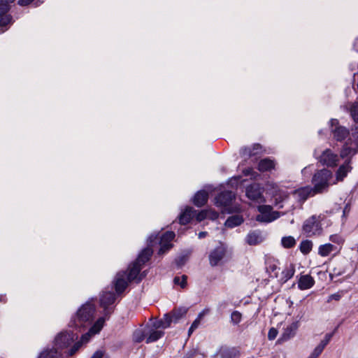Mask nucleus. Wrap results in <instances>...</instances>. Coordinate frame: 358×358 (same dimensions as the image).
<instances>
[{
    "mask_svg": "<svg viewBox=\"0 0 358 358\" xmlns=\"http://www.w3.org/2000/svg\"><path fill=\"white\" fill-rule=\"evenodd\" d=\"M299 327V321H294L291 324L288 325L284 330L281 335L280 339L282 341H287L294 337Z\"/></svg>",
    "mask_w": 358,
    "mask_h": 358,
    "instance_id": "22",
    "label": "nucleus"
},
{
    "mask_svg": "<svg viewBox=\"0 0 358 358\" xmlns=\"http://www.w3.org/2000/svg\"><path fill=\"white\" fill-rule=\"evenodd\" d=\"M240 153L242 156L248 158L257 155V152H253L250 147H243L241 149Z\"/></svg>",
    "mask_w": 358,
    "mask_h": 358,
    "instance_id": "44",
    "label": "nucleus"
},
{
    "mask_svg": "<svg viewBox=\"0 0 358 358\" xmlns=\"http://www.w3.org/2000/svg\"><path fill=\"white\" fill-rule=\"evenodd\" d=\"M352 169L351 166V159H347L345 162L341 164L336 172V178L337 181H343Z\"/></svg>",
    "mask_w": 358,
    "mask_h": 358,
    "instance_id": "16",
    "label": "nucleus"
},
{
    "mask_svg": "<svg viewBox=\"0 0 358 358\" xmlns=\"http://www.w3.org/2000/svg\"><path fill=\"white\" fill-rule=\"evenodd\" d=\"M312 189L309 187H305L300 189H296L294 193L298 194L300 199L302 200H306L309 196Z\"/></svg>",
    "mask_w": 358,
    "mask_h": 358,
    "instance_id": "37",
    "label": "nucleus"
},
{
    "mask_svg": "<svg viewBox=\"0 0 358 358\" xmlns=\"http://www.w3.org/2000/svg\"><path fill=\"white\" fill-rule=\"evenodd\" d=\"M302 231L307 237L320 235L322 233V227L316 215H312L306 220L302 226Z\"/></svg>",
    "mask_w": 358,
    "mask_h": 358,
    "instance_id": "7",
    "label": "nucleus"
},
{
    "mask_svg": "<svg viewBox=\"0 0 358 358\" xmlns=\"http://www.w3.org/2000/svg\"><path fill=\"white\" fill-rule=\"evenodd\" d=\"M235 199V194L231 190H224L220 192L215 197L216 205L217 206H228Z\"/></svg>",
    "mask_w": 358,
    "mask_h": 358,
    "instance_id": "13",
    "label": "nucleus"
},
{
    "mask_svg": "<svg viewBox=\"0 0 358 358\" xmlns=\"http://www.w3.org/2000/svg\"><path fill=\"white\" fill-rule=\"evenodd\" d=\"M15 0H0V27L4 32L8 29L7 26L13 22V17L7 14L10 9V3Z\"/></svg>",
    "mask_w": 358,
    "mask_h": 358,
    "instance_id": "8",
    "label": "nucleus"
},
{
    "mask_svg": "<svg viewBox=\"0 0 358 358\" xmlns=\"http://www.w3.org/2000/svg\"><path fill=\"white\" fill-rule=\"evenodd\" d=\"M110 317H107L104 315H103L102 317H100L90 328L88 331L81 336L80 340L78 341H76L74 345L69 350L67 355L69 356L73 355L83 345V343H87L90 338L96 334H99L101 330L103 329L105 321L106 320H108Z\"/></svg>",
    "mask_w": 358,
    "mask_h": 358,
    "instance_id": "3",
    "label": "nucleus"
},
{
    "mask_svg": "<svg viewBox=\"0 0 358 358\" xmlns=\"http://www.w3.org/2000/svg\"><path fill=\"white\" fill-rule=\"evenodd\" d=\"M263 188L259 183H252L246 187V196L252 201H257L263 197Z\"/></svg>",
    "mask_w": 358,
    "mask_h": 358,
    "instance_id": "14",
    "label": "nucleus"
},
{
    "mask_svg": "<svg viewBox=\"0 0 358 358\" xmlns=\"http://www.w3.org/2000/svg\"><path fill=\"white\" fill-rule=\"evenodd\" d=\"M116 295L115 292H113L109 287L102 291L99 296V305L103 308V315L110 317L113 314L115 307L110 306L115 303Z\"/></svg>",
    "mask_w": 358,
    "mask_h": 358,
    "instance_id": "4",
    "label": "nucleus"
},
{
    "mask_svg": "<svg viewBox=\"0 0 358 358\" xmlns=\"http://www.w3.org/2000/svg\"><path fill=\"white\" fill-rule=\"evenodd\" d=\"M207 235H208V232L207 231H201V232L199 233L198 237H199V238H203Z\"/></svg>",
    "mask_w": 358,
    "mask_h": 358,
    "instance_id": "64",
    "label": "nucleus"
},
{
    "mask_svg": "<svg viewBox=\"0 0 358 358\" xmlns=\"http://www.w3.org/2000/svg\"><path fill=\"white\" fill-rule=\"evenodd\" d=\"M329 240L331 242H333L334 243H337L338 245L342 244L343 243V239L342 238L341 236H340L338 234L331 235L329 237Z\"/></svg>",
    "mask_w": 358,
    "mask_h": 358,
    "instance_id": "49",
    "label": "nucleus"
},
{
    "mask_svg": "<svg viewBox=\"0 0 358 358\" xmlns=\"http://www.w3.org/2000/svg\"><path fill=\"white\" fill-rule=\"evenodd\" d=\"M329 342L327 341L325 338L322 339L320 343L318 344L319 346L321 347L323 350L325 348V347L328 345Z\"/></svg>",
    "mask_w": 358,
    "mask_h": 358,
    "instance_id": "60",
    "label": "nucleus"
},
{
    "mask_svg": "<svg viewBox=\"0 0 358 358\" xmlns=\"http://www.w3.org/2000/svg\"><path fill=\"white\" fill-rule=\"evenodd\" d=\"M152 254L153 250L150 247H146L141 251L134 262L143 266L150 259Z\"/></svg>",
    "mask_w": 358,
    "mask_h": 358,
    "instance_id": "23",
    "label": "nucleus"
},
{
    "mask_svg": "<svg viewBox=\"0 0 358 358\" xmlns=\"http://www.w3.org/2000/svg\"><path fill=\"white\" fill-rule=\"evenodd\" d=\"M148 271L147 270L141 271L139 273V277L138 278L137 284L140 283L148 275Z\"/></svg>",
    "mask_w": 358,
    "mask_h": 358,
    "instance_id": "56",
    "label": "nucleus"
},
{
    "mask_svg": "<svg viewBox=\"0 0 358 358\" xmlns=\"http://www.w3.org/2000/svg\"><path fill=\"white\" fill-rule=\"evenodd\" d=\"M78 338L77 332L73 331H64L57 335L55 338V346L59 350L69 348L71 344H74ZM76 342H75L76 343Z\"/></svg>",
    "mask_w": 358,
    "mask_h": 358,
    "instance_id": "5",
    "label": "nucleus"
},
{
    "mask_svg": "<svg viewBox=\"0 0 358 358\" xmlns=\"http://www.w3.org/2000/svg\"><path fill=\"white\" fill-rule=\"evenodd\" d=\"M171 326V320L169 315H164V317L157 320L152 323V327L159 330V329H165Z\"/></svg>",
    "mask_w": 358,
    "mask_h": 358,
    "instance_id": "28",
    "label": "nucleus"
},
{
    "mask_svg": "<svg viewBox=\"0 0 358 358\" xmlns=\"http://www.w3.org/2000/svg\"><path fill=\"white\" fill-rule=\"evenodd\" d=\"M329 128L333 139L337 142H344L350 136V130L341 125L337 119L332 118L329 120Z\"/></svg>",
    "mask_w": 358,
    "mask_h": 358,
    "instance_id": "6",
    "label": "nucleus"
},
{
    "mask_svg": "<svg viewBox=\"0 0 358 358\" xmlns=\"http://www.w3.org/2000/svg\"><path fill=\"white\" fill-rule=\"evenodd\" d=\"M227 306H228V303L227 301H224L219 303L218 308L220 309H224L227 308Z\"/></svg>",
    "mask_w": 358,
    "mask_h": 358,
    "instance_id": "62",
    "label": "nucleus"
},
{
    "mask_svg": "<svg viewBox=\"0 0 358 358\" xmlns=\"http://www.w3.org/2000/svg\"><path fill=\"white\" fill-rule=\"evenodd\" d=\"M313 248V242L310 240H303L299 245V250L303 255H308Z\"/></svg>",
    "mask_w": 358,
    "mask_h": 358,
    "instance_id": "35",
    "label": "nucleus"
},
{
    "mask_svg": "<svg viewBox=\"0 0 358 358\" xmlns=\"http://www.w3.org/2000/svg\"><path fill=\"white\" fill-rule=\"evenodd\" d=\"M243 173L245 176H251L252 178H255L256 176L258 175L257 172H255L252 168H247L243 170Z\"/></svg>",
    "mask_w": 358,
    "mask_h": 358,
    "instance_id": "50",
    "label": "nucleus"
},
{
    "mask_svg": "<svg viewBox=\"0 0 358 358\" xmlns=\"http://www.w3.org/2000/svg\"><path fill=\"white\" fill-rule=\"evenodd\" d=\"M244 222V219L242 215H234L229 216L224 222L225 227L232 229L236 227L241 225Z\"/></svg>",
    "mask_w": 358,
    "mask_h": 358,
    "instance_id": "25",
    "label": "nucleus"
},
{
    "mask_svg": "<svg viewBox=\"0 0 358 358\" xmlns=\"http://www.w3.org/2000/svg\"><path fill=\"white\" fill-rule=\"evenodd\" d=\"M34 0H18L17 3L20 6H28L29 4H30Z\"/></svg>",
    "mask_w": 358,
    "mask_h": 358,
    "instance_id": "59",
    "label": "nucleus"
},
{
    "mask_svg": "<svg viewBox=\"0 0 358 358\" xmlns=\"http://www.w3.org/2000/svg\"><path fill=\"white\" fill-rule=\"evenodd\" d=\"M187 310V308H185L184 306H180L174 308L169 313H166V315H169V316L170 317L171 324L172 322L178 323L182 317H184L186 315Z\"/></svg>",
    "mask_w": 358,
    "mask_h": 358,
    "instance_id": "17",
    "label": "nucleus"
},
{
    "mask_svg": "<svg viewBox=\"0 0 358 358\" xmlns=\"http://www.w3.org/2000/svg\"><path fill=\"white\" fill-rule=\"evenodd\" d=\"M350 210V207L349 204H346L343 210V217L347 216V215L349 213Z\"/></svg>",
    "mask_w": 358,
    "mask_h": 358,
    "instance_id": "61",
    "label": "nucleus"
},
{
    "mask_svg": "<svg viewBox=\"0 0 358 358\" xmlns=\"http://www.w3.org/2000/svg\"><path fill=\"white\" fill-rule=\"evenodd\" d=\"M280 213L279 212L273 211L269 215H266V217L261 215H257L256 217V220L262 222H271L280 217Z\"/></svg>",
    "mask_w": 358,
    "mask_h": 358,
    "instance_id": "31",
    "label": "nucleus"
},
{
    "mask_svg": "<svg viewBox=\"0 0 358 358\" xmlns=\"http://www.w3.org/2000/svg\"><path fill=\"white\" fill-rule=\"evenodd\" d=\"M280 268L275 264H270L266 267V271L269 273V277L275 278L278 277L277 270Z\"/></svg>",
    "mask_w": 358,
    "mask_h": 358,
    "instance_id": "45",
    "label": "nucleus"
},
{
    "mask_svg": "<svg viewBox=\"0 0 358 358\" xmlns=\"http://www.w3.org/2000/svg\"><path fill=\"white\" fill-rule=\"evenodd\" d=\"M319 162L328 167H334L337 166L338 162V157L336 154L334 153L331 149H326L324 150L319 157H317Z\"/></svg>",
    "mask_w": 358,
    "mask_h": 358,
    "instance_id": "11",
    "label": "nucleus"
},
{
    "mask_svg": "<svg viewBox=\"0 0 358 358\" xmlns=\"http://www.w3.org/2000/svg\"><path fill=\"white\" fill-rule=\"evenodd\" d=\"M341 299V295L339 294H333L329 296L328 301L331 300L339 301Z\"/></svg>",
    "mask_w": 358,
    "mask_h": 358,
    "instance_id": "58",
    "label": "nucleus"
},
{
    "mask_svg": "<svg viewBox=\"0 0 358 358\" xmlns=\"http://www.w3.org/2000/svg\"><path fill=\"white\" fill-rule=\"evenodd\" d=\"M160 248L157 252L158 255H163L167 253L173 247V243H162L159 244Z\"/></svg>",
    "mask_w": 358,
    "mask_h": 358,
    "instance_id": "42",
    "label": "nucleus"
},
{
    "mask_svg": "<svg viewBox=\"0 0 358 358\" xmlns=\"http://www.w3.org/2000/svg\"><path fill=\"white\" fill-rule=\"evenodd\" d=\"M332 178V172L327 169L317 170L313 176L311 182L312 192L316 194H322L328 191L330 186V180Z\"/></svg>",
    "mask_w": 358,
    "mask_h": 358,
    "instance_id": "2",
    "label": "nucleus"
},
{
    "mask_svg": "<svg viewBox=\"0 0 358 358\" xmlns=\"http://www.w3.org/2000/svg\"><path fill=\"white\" fill-rule=\"evenodd\" d=\"M187 276L186 275H182L180 278L178 276H176L173 278V282L175 285H180L181 288H185L187 286Z\"/></svg>",
    "mask_w": 358,
    "mask_h": 358,
    "instance_id": "40",
    "label": "nucleus"
},
{
    "mask_svg": "<svg viewBox=\"0 0 358 358\" xmlns=\"http://www.w3.org/2000/svg\"><path fill=\"white\" fill-rule=\"evenodd\" d=\"M257 169L261 172L270 171L275 169V162L269 158H264L259 161Z\"/></svg>",
    "mask_w": 358,
    "mask_h": 358,
    "instance_id": "27",
    "label": "nucleus"
},
{
    "mask_svg": "<svg viewBox=\"0 0 358 358\" xmlns=\"http://www.w3.org/2000/svg\"><path fill=\"white\" fill-rule=\"evenodd\" d=\"M227 254V247L222 243L215 247L209 254V264L211 266H217L224 258Z\"/></svg>",
    "mask_w": 358,
    "mask_h": 358,
    "instance_id": "10",
    "label": "nucleus"
},
{
    "mask_svg": "<svg viewBox=\"0 0 358 358\" xmlns=\"http://www.w3.org/2000/svg\"><path fill=\"white\" fill-rule=\"evenodd\" d=\"M96 306L88 301L83 304L71 318L69 327L80 332L85 327L91 324L94 318Z\"/></svg>",
    "mask_w": 358,
    "mask_h": 358,
    "instance_id": "1",
    "label": "nucleus"
},
{
    "mask_svg": "<svg viewBox=\"0 0 358 358\" xmlns=\"http://www.w3.org/2000/svg\"><path fill=\"white\" fill-rule=\"evenodd\" d=\"M126 275L127 271H120L117 273L112 282V285L110 289L111 290L114 289L117 295L122 294L129 285V282Z\"/></svg>",
    "mask_w": 358,
    "mask_h": 358,
    "instance_id": "9",
    "label": "nucleus"
},
{
    "mask_svg": "<svg viewBox=\"0 0 358 358\" xmlns=\"http://www.w3.org/2000/svg\"><path fill=\"white\" fill-rule=\"evenodd\" d=\"M294 272L295 269L293 265L291 264L289 267H286L281 273L280 280L282 282H286L293 277Z\"/></svg>",
    "mask_w": 358,
    "mask_h": 358,
    "instance_id": "32",
    "label": "nucleus"
},
{
    "mask_svg": "<svg viewBox=\"0 0 358 358\" xmlns=\"http://www.w3.org/2000/svg\"><path fill=\"white\" fill-rule=\"evenodd\" d=\"M324 350L322 348H321L320 346L317 345L315 349L313 351V352L311 353L314 357H315L316 358H317L322 352Z\"/></svg>",
    "mask_w": 358,
    "mask_h": 358,
    "instance_id": "54",
    "label": "nucleus"
},
{
    "mask_svg": "<svg viewBox=\"0 0 358 358\" xmlns=\"http://www.w3.org/2000/svg\"><path fill=\"white\" fill-rule=\"evenodd\" d=\"M271 210L272 207L268 205H262L258 207V210L261 213V215L264 216V217L271 213Z\"/></svg>",
    "mask_w": 358,
    "mask_h": 358,
    "instance_id": "46",
    "label": "nucleus"
},
{
    "mask_svg": "<svg viewBox=\"0 0 358 358\" xmlns=\"http://www.w3.org/2000/svg\"><path fill=\"white\" fill-rule=\"evenodd\" d=\"M336 249V248L334 245L331 243H326L320 245L318 248V254L321 257H327L328 255H330L331 252H333Z\"/></svg>",
    "mask_w": 358,
    "mask_h": 358,
    "instance_id": "30",
    "label": "nucleus"
},
{
    "mask_svg": "<svg viewBox=\"0 0 358 358\" xmlns=\"http://www.w3.org/2000/svg\"><path fill=\"white\" fill-rule=\"evenodd\" d=\"M278 333V331L275 328L271 327L269 329L268 333V340H270V341L274 340L277 337Z\"/></svg>",
    "mask_w": 358,
    "mask_h": 358,
    "instance_id": "51",
    "label": "nucleus"
},
{
    "mask_svg": "<svg viewBox=\"0 0 358 358\" xmlns=\"http://www.w3.org/2000/svg\"><path fill=\"white\" fill-rule=\"evenodd\" d=\"M288 196L289 195L287 192L279 190L273 196L275 200V205L278 206V208H282L283 207L282 203L288 199Z\"/></svg>",
    "mask_w": 358,
    "mask_h": 358,
    "instance_id": "29",
    "label": "nucleus"
},
{
    "mask_svg": "<svg viewBox=\"0 0 358 358\" xmlns=\"http://www.w3.org/2000/svg\"><path fill=\"white\" fill-rule=\"evenodd\" d=\"M350 113L355 122H358V103H355L352 106Z\"/></svg>",
    "mask_w": 358,
    "mask_h": 358,
    "instance_id": "48",
    "label": "nucleus"
},
{
    "mask_svg": "<svg viewBox=\"0 0 358 358\" xmlns=\"http://www.w3.org/2000/svg\"><path fill=\"white\" fill-rule=\"evenodd\" d=\"M250 148L252 150V152H257V155H259L261 153L262 147L259 143H255L252 147H250Z\"/></svg>",
    "mask_w": 358,
    "mask_h": 358,
    "instance_id": "55",
    "label": "nucleus"
},
{
    "mask_svg": "<svg viewBox=\"0 0 358 358\" xmlns=\"http://www.w3.org/2000/svg\"><path fill=\"white\" fill-rule=\"evenodd\" d=\"M142 269V266L137 264V262H133L128 268V273L127 272V278L129 282H135L137 284L138 278L139 277V273Z\"/></svg>",
    "mask_w": 358,
    "mask_h": 358,
    "instance_id": "15",
    "label": "nucleus"
},
{
    "mask_svg": "<svg viewBox=\"0 0 358 358\" xmlns=\"http://www.w3.org/2000/svg\"><path fill=\"white\" fill-rule=\"evenodd\" d=\"M296 242L292 236H284L281 239V245L284 248L290 249L295 246Z\"/></svg>",
    "mask_w": 358,
    "mask_h": 358,
    "instance_id": "34",
    "label": "nucleus"
},
{
    "mask_svg": "<svg viewBox=\"0 0 358 358\" xmlns=\"http://www.w3.org/2000/svg\"><path fill=\"white\" fill-rule=\"evenodd\" d=\"M345 272V271L343 269V270H337L336 268L334 269V275H343L344 273Z\"/></svg>",
    "mask_w": 358,
    "mask_h": 358,
    "instance_id": "63",
    "label": "nucleus"
},
{
    "mask_svg": "<svg viewBox=\"0 0 358 358\" xmlns=\"http://www.w3.org/2000/svg\"><path fill=\"white\" fill-rule=\"evenodd\" d=\"M159 234H152L147 239L148 246L152 247L157 243H159Z\"/></svg>",
    "mask_w": 358,
    "mask_h": 358,
    "instance_id": "41",
    "label": "nucleus"
},
{
    "mask_svg": "<svg viewBox=\"0 0 358 358\" xmlns=\"http://www.w3.org/2000/svg\"><path fill=\"white\" fill-rule=\"evenodd\" d=\"M187 255H182L175 259V263L178 268H181L188 261Z\"/></svg>",
    "mask_w": 358,
    "mask_h": 358,
    "instance_id": "39",
    "label": "nucleus"
},
{
    "mask_svg": "<svg viewBox=\"0 0 358 358\" xmlns=\"http://www.w3.org/2000/svg\"><path fill=\"white\" fill-rule=\"evenodd\" d=\"M147 334L141 329H136L132 334V340L134 343H141L146 337Z\"/></svg>",
    "mask_w": 358,
    "mask_h": 358,
    "instance_id": "33",
    "label": "nucleus"
},
{
    "mask_svg": "<svg viewBox=\"0 0 358 358\" xmlns=\"http://www.w3.org/2000/svg\"><path fill=\"white\" fill-rule=\"evenodd\" d=\"M350 142L351 138H348V141H345L344 145H343L340 152V157L342 159L346 158V159H350L352 160V157L357 154V148L350 147Z\"/></svg>",
    "mask_w": 358,
    "mask_h": 358,
    "instance_id": "19",
    "label": "nucleus"
},
{
    "mask_svg": "<svg viewBox=\"0 0 358 358\" xmlns=\"http://www.w3.org/2000/svg\"><path fill=\"white\" fill-rule=\"evenodd\" d=\"M176 234L173 231H166L162 236H159V244L171 243V241L173 240Z\"/></svg>",
    "mask_w": 358,
    "mask_h": 358,
    "instance_id": "36",
    "label": "nucleus"
},
{
    "mask_svg": "<svg viewBox=\"0 0 358 358\" xmlns=\"http://www.w3.org/2000/svg\"><path fill=\"white\" fill-rule=\"evenodd\" d=\"M240 352L235 347L221 346L212 358H239Z\"/></svg>",
    "mask_w": 358,
    "mask_h": 358,
    "instance_id": "12",
    "label": "nucleus"
},
{
    "mask_svg": "<svg viewBox=\"0 0 358 358\" xmlns=\"http://www.w3.org/2000/svg\"><path fill=\"white\" fill-rule=\"evenodd\" d=\"M201 321V315H198L197 317L194 320V321L192 324V329H196L200 324Z\"/></svg>",
    "mask_w": 358,
    "mask_h": 358,
    "instance_id": "57",
    "label": "nucleus"
},
{
    "mask_svg": "<svg viewBox=\"0 0 358 358\" xmlns=\"http://www.w3.org/2000/svg\"><path fill=\"white\" fill-rule=\"evenodd\" d=\"M315 284V280L310 275H302L298 280V287L301 290L311 288Z\"/></svg>",
    "mask_w": 358,
    "mask_h": 358,
    "instance_id": "24",
    "label": "nucleus"
},
{
    "mask_svg": "<svg viewBox=\"0 0 358 358\" xmlns=\"http://www.w3.org/2000/svg\"><path fill=\"white\" fill-rule=\"evenodd\" d=\"M264 239L260 230L250 231L245 237V241L250 245H259L263 242Z\"/></svg>",
    "mask_w": 358,
    "mask_h": 358,
    "instance_id": "18",
    "label": "nucleus"
},
{
    "mask_svg": "<svg viewBox=\"0 0 358 358\" xmlns=\"http://www.w3.org/2000/svg\"><path fill=\"white\" fill-rule=\"evenodd\" d=\"M90 358H108L103 350H96Z\"/></svg>",
    "mask_w": 358,
    "mask_h": 358,
    "instance_id": "52",
    "label": "nucleus"
},
{
    "mask_svg": "<svg viewBox=\"0 0 358 358\" xmlns=\"http://www.w3.org/2000/svg\"><path fill=\"white\" fill-rule=\"evenodd\" d=\"M57 350L54 349L46 350L42 352L38 358H55Z\"/></svg>",
    "mask_w": 358,
    "mask_h": 358,
    "instance_id": "43",
    "label": "nucleus"
},
{
    "mask_svg": "<svg viewBox=\"0 0 358 358\" xmlns=\"http://www.w3.org/2000/svg\"><path fill=\"white\" fill-rule=\"evenodd\" d=\"M164 331L163 330H157L152 327L148 331V336L146 338V343H150L157 341L159 339L164 336Z\"/></svg>",
    "mask_w": 358,
    "mask_h": 358,
    "instance_id": "26",
    "label": "nucleus"
},
{
    "mask_svg": "<svg viewBox=\"0 0 358 358\" xmlns=\"http://www.w3.org/2000/svg\"><path fill=\"white\" fill-rule=\"evenodd\" d=\"M196 210L192 207L187 206L185 210L178 216L179 223L182 225L187 224L194 217Z\"/></svg>",
    "mask_w": 358,
    "mask_h": 358,
    "instance_id": "21",
    "label": "nucleus"
},
{
    "mask_svg": "<svg viewBox=\"0 0 358 358\" xmlns=\"http://www.w3.org/2000/svg\"><path fill=\"white\" fill-rule=\"evenodd\" d=\"M208 200V193L204 189L196 192L193 196L192 201L196 207L203 206Z\"/></svg>",
    "mask_w": 358,
    "mask_h": 358,
    "instance_id": "20",
    "label": "nucleus"
},
{
    "mask_svg": "<svg viewBox=\"0 0 358 358\" xmlns=\"http://www.w3.org/2000/svg\"><path fill=\"white\" fill-rule=\"evenodd\" d=\"M242 313L238 310H234L230 315V322L233 325H238L242 320Z\"/></svg>",
    "mask_w": 358,
    "mask_h": 358,
    "instance_id": "38",
    "label": "nucleus"
},
{
    "mask_svg": "<svg viewBox=\"0 0 358 358\" xmlns=\"http://www.w3.org/2000/svg\"><path fill=\"white\" fill-rule=\"evenodd\" d=\"M324 350L322 348H321L320 346L317 345L315 349L313 351V352L311 353L314 357H315L316 358H317L322 352Z\"/></svg>",
    "mask_w": 358,
    "mask_h": 358,
    "instance_id": "53",
    "label": "nucleus"
},
{
    "mask_svg": "<svg viewBox=\"0 0 358 358\" xmlns=\"http://www.w3.org/2000/svg\"><path fill=\"white\" fill-rule=\"evenodd\" d=\"M196 217V219L199 222H201L204 220L207 216H208V210H202L199 212L196 211V214L194 215Z\"/></svg>",
    "mask_w": 358,
    "mask_h": 358,
    "instance_id": "47",
    "label": "nucleus"
}]
</instances>
